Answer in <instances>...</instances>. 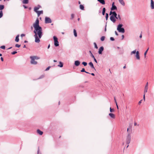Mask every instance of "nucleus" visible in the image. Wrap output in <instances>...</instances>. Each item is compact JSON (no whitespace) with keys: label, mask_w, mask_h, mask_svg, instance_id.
Returning <instances> with one entry per match:
<instances>
[{"label":"nucleus","mask_w":154,"mask_h":154,"mask_svg":"<svg viewBox=\"0 0 154 154\" xmlns=\"http://www.w3.org/2000/svg\"><path fill=\"white\" fill-rule=\"evenodd\" d=\"M52 21L51 19L48 17H46L45 18V23H51Z\"/></svg>","instance_id":"obj_5"},{"label":"nucleus","mask_w":154,"mask_h":154,"mask_svg":"<svg viewBox=\"0 0 154 154\" xmlns=\"http://www.w3.org/2000/svg\"><path fill=\"white\" fill-rule=\"evenodd\" d=\"M134 126H136L137 125V123L136 122H134Z\"/></svg>","instance_id":"obj_58"},{"label":"nucleus","mask_w":154,"mask_h":154,"mask_svg":"<svg viewBox=\"0 0 154 154\" xmlns=\"http://www.w3.org/2000/svg\"><path fill=\"white\" fill-rule=\"evenodd\" d=\"M30 59H31V60L30 61V63L31 64H33V65H36L37 64V62L35 61V60L32 57V56H30Z\"/></svg>","instance_id":"obj_7"},{"label":"nucleus","mask_w":154,"mask_h":154,"mask_svg":"<svg viewBox=\"0 0 154 154\" xmlns=\"http://www.w3.org/2000/svg\"><path fill=\"white\" fill-rule=\"evenodd\" d=\"M105 38V37L104 36H102L100 38V40L102 41H103L104 40Z\"/></svg>","instance_id":"obj_28"},{"label":"nucleus","mask_w":154,"mask_h":154,"mask_svg":"<svg viewBox=\"0 0 154 154\" xmlns=\"http://www.w3.org/2000/svg\"><path fill=\"white\" fill-rule=\"evenodd\" d=\"M29 2L28 0H23V4H27Z\"/></svg>","instance_id":"obj_27"},{"label":"nucleus","mask_w":154,"mask_h":154,"mask_svg":"<svg viewBox=\"0 0 154 154\" xmlns=\"http://www.w3.org/2000/svg\"><path fill=\"white\" fill-rule=\"evenodd\" d=\"M19 35H18L16 37L15 39V42H18L19 41Z\"/></svg>","instance_id":"obj_18"},{"label":"nucleus","mask_w":154,"mask_h":154,"mask_svg":"<svg viewBox=\"0 0 154 154\" xmlns=\"http://www.w3.org/2000/svg\"><path fill=\"white\" fill-rule=\"evenodd\" d=\"M94 48H95L97 49L98 48V47L96 43L95 42H94Z\"/></svg>","instance_id":"obj_35"},{"label":"nucleus","mask_w":154,"mask_h":154,"mask_svg":"<svg viewBox=\"0 0 154 154\" xmlns=\"http://www.w3.org/2000/svg\"><path fill=\"white\" fill-rule=\"evenodd\" d=\"M23 6L24 7V9L27 8V7L26 6L24 5H23Z\"/></svg>","instance_id":"obj_56"},{"label":"nucleus","mask_w":154,"mask_h":154,"mask_svg":"<svg viewBox=\"0 0 154 154\" xmlns=\"http://www.w3.org/2000/svg\"><path fill=\"white\" fill-rule=\"evenodd\" d=\"M80 8L82 10H84V6L83 5H80Z\"/></svg>","instance_id":"obj_30"},{"label":"nucleus","mask_w":154,"mask_h":154,"mask_svg":"<svg viewBox=\"0 0 154 154\" xmlns=\"http://www.w3.org/2000/svg\"><path fill=\"white\" fill-rule=\"evenodd\" d=\"M4 5H0V10H3L4 9Z\"/></svg>","instance_id":"obj_34"},{"label":"nucleus","mask_w":154,"mask_h":154,"mask_svg":"<svg viewBox=\"0 0 154 154\" xmlns=\"http://www.w3.org/2000/svg\"><path fill=\"white\" fill-rule=\"evenodd\" d=\"M25 36V34H21V37L24 36Z\"/></svg>","instance_id":"obj_54"},{"label":"nucleus","mask_w":154,"mask_h":154,"mask_svg":"<svg viewBox=\"0 0 154 154\" xmlns=\"http://www.w3.org/2000/svg\"><path fill=\"white\" fill-rule=\"evenodd\" d=\"M108 13L106 14V20H107L108 18Z\"/></svg>","instance_id":"obj_42"},{"label":"nucleus","mask_w":154,"mask_h":154,"mask_svg":"<svg viewBox=\"0 0 154 154\" xmlns=\"http://www.w3.org/2000/svg\"><path fill=\"white\" fill-rule=\"evenodd\" d=\"M115 18V17H113L112 16H111L110 17V19L111 21L114 23L116 21Z\"/></svg>","instance_id":"obj_16"},{"label":"nucleus","mask_w":154,"mask_h":154,"mask_svg":"<svg viewBox=\"0 0 154 154\" xmlns=\"http://www.w3.org/2000/svg\"><path fill=\"white\" fill-rule=\"evenodd\" d=\"M106 10H102V14L103 15H104L105 14Z\"/></svg>","instance_id":"obj_41"},{"label":"nucleus","mask_w":154,"mask_h":154,"mask_svg":"<svg viewBox=\"0 0 154 154\" xmlns=\"http://www.w3.org/2000/svg\"><path fill=\"white\" fill-rule=\"evenodd\" d=\"M151 8L152 9H154V2L153 0H151Z\"/></svg>","instance_id":"obj_13"},{"label":"nucleus","mask_w":154,"mask_h":154,"mask_svg":"<svg viewBox=\"0 0 154 154\" xmlns=\"http://www.w3.org/2000/svg\"><path fill=\"white\" fill-rule=\"evenodd\" d=\"M1 60L2 61H4V59H3V58L2 57H1Z\"/></svg>","instance_id":"obj_53"},{"label":"nucleus","mask_w":154,"mask_h":154,"mask_svg":"<svg viewBox=\"0 0 154 154\" xmlns=\"http://www.w3.org/2000/svg\"><path fill=\"white\" fill-rule=\"evenodd\" d=\"M106 25L105 27V29H104V31L105 32H106Z\"/></svg>","instance_id":"obj_55"},{"label":"nucleus","mask_w":154,"mask_h":154,"mask_svg":"<svg viewBox=\"0 0 154 154\" xmlns=\"http://www.w3.org/2000/svg\"><path fill=\"white\" fill-rule=\"evenodd\" d=\"M74 17V14H72L71 15V19H73Z\"/></svg>","instance_id":"obj_44"},{"label":"nucleus","mask_w":154,"mask_h":154,"mask_svg":"<svg viewBox=\"0 0 154 154\" xmlns=\"http://www.w3.org/2000/svg\"><path fill=\"white\" fill-rule=\"evenodd\" d=\"M34 11L37 14L38 17H39L41 14H42L43 13V10H41L40 11H38V10Z\"/></svg>","instance_id":"obj_10"},{"label":"nucleus","mask_w":154,"mask_h":154,"mask_svg":"<svg viewBox=\"0 0 154 154\" xmlns=\"http://www.w3.org/2000/svg\"><path fill=\"white\" fill-rule=\"evenodd\" d=\"M91 56L93 58H94L95 57L93 55L92 53H91Z\"/></svg>","instance_id":"obj_47"},{"label":"nucleus","mask_w":154,"mask_h":154,"mask_svg":"<svg viewBox=\"0 0 154 154\" xmlns=\"http://www.w3.org/2000/svg\"><path fill=\"white\" fill-rule=\"evenodd\" d=\"M41 8V7L40 5H38L37 6L35 7L34 8V10H38L40 8Z\"/></svg>","instance_id":"obj_19"},{"label":"nucleus","mask_w":154,"mask_h":154,"mask_svg":"<svg viewBox=\"0 0 154 154\" xmlns=\"http://www.w3.org/2000/svg\"><path fill=\"white\" fill-rule=\"evenodd\" d=\"M82 64H83L84 66H86L87 65V62H83L82 63Z\"/></svg>","instance_id":"obj_29"},{"label":"nucleus","mask_w":154,"mask_h":154,"mask_svg":"<svg viewBox=\"0 0 154 154\" xmlns=\"http://www.w3.org/2000/svg\"><path fill=\"white\" fill-rule=\"evenodd\" d=\"M120 3L123 5H125V3L124 2L123 0H119Z\"/></svg>","instance_id":"obj_26"},{"label":"nucleus","mask_w":154,"mask_h":154,"mask_svg":"<svg viewBox=\"0 0 154 154\" xmlns=\"http://www.w3.org/2000/svg\"><path fill=\"white\" fill-rule=\"evenodd\" d=\"M94 58V61H95L96 63H97V60L94 57V58Z\"/></svg>","instance_id":"obj_48"},{"label":"nucleus","mask_w":154,"mask_h":154,"mask_svg":"<svg viewBox=\"0 0 154 154\" xmlns=\"http://www.w3.org/2000/svg\"><path fill=\"white\" fill-rule=\"evenodd\" d=\"M45 76L44 75H42L40 76L38 78V79H41L43 78Z\"/></svg>","instance_id":"obj_32"},{"label":"nucleus","mask_w":154,"mask_h":154,"mask_svg":"<svg viewBox=\"0 0 154 154\" xmlns=\"http://www.w3.org/2000/svg\"><path fill=\"white\" fill-rule=\"evenodd\" d=\"M0 48L1 49H5V46L4 45L0 47Z\"/></svg>","instance_id":"obj_39"},{"label":"nucleus","mask_w":154,"mask_h":154,"mask_svg":"<svg viewBox=\"0 0 154 154\" xmlns=\"http://www.w3.org/2000/svg\"><path fill=\"white\" fill-rule=\"evenodd\" d=\"M17 53V51H14L12 52H11V54L12 55H14Z\"/></svg>","instance_id":"obj_40"},{"label":"nucleus","mask_w":154,"mask_h":154,"mask_svg":"<svg viewBox=\"0 0 154 154\" xmlns=\"http://www.w3.org/2000/svg\"><path fill=\"white\" fill-rule=\"evenodd\" d=\"M104 50V48L103 46H101L99 49L98 53L99 54H102V52Z\"/></svg>","instance_id":"obj_8"},{"label":"nucleus","mask_w":154,"mask_h":154,"mask_svg":"<svg viewBox=\"0 0 154 154\" xmlns=\"http://www.w3.org/2000/svg\"><path fill=\"white\" fill-rule=\"evenodd\" d=\"M15 47H17V48H19V47H20V45H19L18 44H16L15 45Z\"/></svg>","instance_id":"obj_38"},{"label":"nucleus","mask_w":154,"mask_h":154,"mask_svg":"<svg viewBox=\"0 0 154 154\" xmlns=\"http://www.w3.org/2000/svg\"><path fill=\"white\" fill-rule=\"evenodd\" d=\"M123 26L122 24H119L117 26V30L120 32L124 33L125 32V30L122 27Z\"/></svg>","instance_id":"obj_2"},{"label":"nucleus","mask_w":154,"mask_h":154,"mask_svg":"<svg viewBox=\"0 0 154 154\" xmlns=\"http://www.w3.org/2000/svg\"><path fill=\"white\" fill-rule=\"evenodd\" d=\"M80 63V62L79 60H76L75 61L74 64L76 66H79Z\"/></svg>","instance_id":"obj_15"},{"label":"nucleus","mask_w":154,"mask_h":154,"mask_svg":"<svg viewBox=\"0 0 154 154\" xmlns=\"http://www.w3.org/2000/svg\"><path fill=\"white\" fill-rule=\"evenodd\" d=\"M110 40L112 41H114L115 40V39L114 38L112 37H111L110 38Z\"/></svg>","instance_id":"obj_43"},{"label":"nucleus","mask_w":154,"mask_h":154,"mask_svg":"<svg viewBox=\"0 0 154 154\" xmlns=\"http://www.w3.org/2000/svg\"><path fill=\"white\" fill-rule=\"evenodd\" d=\"M142 101V100H140L139 102V103H138L139 104H140L141 103Z\"/></svg>","instance_id":"obj_49"},{"label":"nucleus","mask_w":154,"mask_h":154,"mask_svg":"<svg viewBox=\"0 0 154 154\" xmlns=\"http://www.w3.org/2000/svg\"><path fill=\"white\" fill-rule=\"evenodd\" d=\"M73 33H74V36L75 37H77V33L76 32V30L75 29H74L73 30Z\"/></svg>","instance_id":"obj_24"},{"label":"nucleus","mask_w":154,"mask_h":154,"mask_svg":"<svg viewBox=\"0 0 154 154\" xmlns=\"http://www.w3.org/2000/svg\"><path fill=\"white\" fill-rule=\"evenodd\" d=\"M50 47V45L49 44L48 47V49H49Z\"/></svg>","instance_id":"obj_60"},{"label":"nucleus","mask_w":154,"mask_h":154,"mask_svg":"<svg viewBox=\"0 0 154 154\" xmlns=\"http://www.w3.org/2000/svg\"><path fill=\"white\" fill-rule=\"evenodd\" d=\"M3 16V13L2 10H1L0 11V18H1Z\"/></svg>","instance_id":"obj_33"},{"label":"nucleus","mask_w":154,"mask_h":154,"mask_svg":"<svg viewBox=\"0 0 154 154\" xmlns=\"http://www.w3.org/2000/svg\"><path fill=\"white\" fill-rule=\"evenodd\" d=\"M117 7H116L114 5V3L113 2L112 4V7L111 8V10H116Z\"/></svg>","instance_id":"obj_12"},{"label":"nucleus","mask_w":154,"mask_h":154,"mask_svg":"<svg viewBox=\"0 0 154 154\" xmlns=\"http://www.w3.org/2000/svg\"><path fill=\"white\" fill-rule=\"evenodd\" d=\"M98 1L100 2L103 5L105 4V1L104 0H97Z\"/></svg>","instance_id":"obj_23"},{"label":"nucleus","mask_w":154,"mask_h":154,"mask_svg":"<svg viewBox=\"0 0 154 154\" xmlns=\"http://www.w3.org/2000/svg\"><path fill=\"white\" fill-rule=\"evenodd\" d=\"M32 57H33L35 60H38L40 58L38 57L37 56H32Z\"/></svg>","instance_id":"obj_25"},{"label":"nucleus","mask_w":154,"mask_h":154,"mask_svg":"<svg viewBox=\"0 0 154 154\" xmlns=\"http://www.w3.org/2000/svg\"><path fill=\"white\" fill-rule=\"evenodd\" d=\"M40 149H39V147L38 148V151H37V154H42L41 153L39 152Z\"/></svg>","instance_id":"obj_37"},{"label":"nucleus","mask_w":154,"mask_h":154,"mask_svg":"<svg viewBox=\"0 0 154 154\" xmlns=\"http://www.w3.org/2000/svg\"><path fill=\"white\" fill-rule=\"evenodd\" d=\"M53 39L54 42V45L55 47H57L59 45L58 38L56 36H54Z\"/></svg>","instance_id":"obj_4"},{"label":"nucleus","mask_w":154,"mask_h":154,"mask_svg":"<svg viewBox=\"0 0 154 154\" xmlns=\"http://www.w3.org/2000/svg\"><path fill=\"white\" fill-rule=\"evenodd\" d=\"M89 65L91 67V68L92 69H94L95 70H96V69H95V68L92 62H90L89 63Z\"/></svg>","instance_id":"obj_11"},{"label":"nucleus","mask_w":154,"mask_h":154,"mask_svg":"<svg viewBox=\"0 0 154 154\" xmlns=\"http://www.w3.org/2000/svg\"><path fill=\"white\" fill-rule=\"evenodd\" d=\"M122 40H123L124 39V35H122Z\"/></svg>","instance_id":"obj_52"},{"label":"nucleus","mask_w":154,"mask_h":154,"mask_svg":"<svg viewBox=\"0 0 154 154\" xmlns=\"http://www.w3.org/2000/svg\"><path fill=\"white\" fill-rule=\"evenodd\" d=\"M23 48H26V46L25 45H24V46L23 47Z\"/></svg>","instance_id":"obj_61"},{"label":"nucleus","mask_w":154,"mask_h":154,"mask_svg":"<svg viewBox=\"0 0 154 154\" xmlns=\"http://www.w3.org/2000/svg\"><path fill=\"white\" fill-rule=\"evenodd\" d=\"M59 64H59L58 65V66L60 67H63V63L62 62H60Z\"/></svg>","instance_id":"obj_21"},{"label":"nucleus","mask_w":154,"mask_h":154,"mask_svg":"<svg viewBox=\"0 0 154 154\" xmlns=\"http://www.w3.org/2000/svg\"><path fill=\"white\" fill-rule=\"evenodd\" d=\"M110 111L111 112H113L114 111V109H112L111 107H110Z\"/></svg>","instance_id":"obj_36"},{"label":"nucleus","mask_w":154,"mask_h":154,"mask_svg":"<svg viewBox=\"0 0 154 154\" xmlns=\"http://www.w3.org/2000/svg\"><path fill=\"white\" fill-rule=\"evenodd\" d=\"M81 72H85L88 74H90V73H89V72L85 71V69L84 68H82V70H81Z\"/></svg>","instance_id":"obj_22"},{"label":"nucleus","mask_w":154,"mask_h":154,"mask_svg":"<svg viewBox=\"0 0 154 154\" xmlns=\"http://www.w3.org/2000/svg\"><path fill=\"white\" fill-rule=\"evenodd\" d=\"M33 26L34 28L33 32L35 33V42L38 43L40 42V38H41L43 35L42 28L39 26L38 19L36 20L35 22L33 24Z\"/></svg>","instance_id":"obj_1"},{"label":"nucleus","mask_w":154,"mask_h":154,"mask_svg":"<svg viewBox=\"0 0 154 154\" xmlns=\"http://www.w3.org/2000/svg\"><path fill=\"white\" fill-rule=\"evenodd\" d=\"M148 83L147 82L145 86L144 93L147 92L148 88Z\"/></svg>","instance_id":"obj_9"},{"label":"nucleus","mask_w":154,"mask_h":154,"mask_svg":"<svg viewBox=\"0 0 154 154\" xmlns=\"http://www.w3.org/2000/svg\"><path fill=\"white\" fill-rule=\"evenodd\" d=\"M53 61L54 62H56L57 61L55 60H54Z\"/></svg>","instance_id":"obj_64"},{"label":"nucleus","mask_w":154,"mask_h":154,"mask_svg":"<svg viewBox=\"0 0 154 154\" xmlns=\"http://www.w3.org/2000/svg\"><path fill=\"white\" fill-rule=\"evenodd\" d=\"M115 34L116 35L118 36V33L116 31H115Z\"/></svg>","instance_id":"obj_51"},{"label":"nucleus","mask_w":154,"mask_h":154,"mask_svg":"<svg viewBox=\"0 0 154 154\" xmlns=\"http://www.w3.org/2000/svg\"><path fill=\"white\" fill-rule=\"evenodd\" d=\"M114 100H115V102H117L116 101V99L115 97H114Z\"/></svg>","instance_id":"obj_62"},{"label":"nucleus","mask_w":154,"mask_h":154,"mask_svg":"<svg viewBox=\"0 0 154 154\" xmlns=\"http://www.w3.org/2000/svg\"><path fill=\"white\" fill-rule=\"evenodd\" d=\"M147 53V52L146 51L144 52V55L145 57H146V54Z\"/></svg>","instance_id":"obj_50"},{"label":"nucleus","mask_w":154,"mask_h":154,"mask_svg":"<svg viewBox=\"0 0 154 154\" xmlns=\"http://www.w3.org/2000/svg\"><path fill=\"white\" fill-rule=\"evenodd\" d=\"M131 136L130 133H128L126 137V143L127 144H128L131 140Z\"/></svg>","instance_id":"obj_3"},{"label":"nucleus","mask_w":154,"mask_h":154,"mask_svg":"<svg viewBox=\"0 0 154 154\" xmlns=\"http://www.w3.org/2000/svg\"><path fill=\"white\" fill-rule=\"evenodd\" d=\"M91 75H93V76H94V75H95V74H94V73H91Z\"/></svg>","instance_id":"obj_59"},{"label":"nucleus","mask_w":154,"mask_h":154,"mask_svg":"<svg viewBox=\"0 0 154 154\" xmlns=\"http://www.w3.org/2000/svg\"><path fill=\"white\" fill-rule=\"evenodd\" d=\"M51 67L50 66H49L48 67H47L46 68V69H45V71H48V70H49L50 68Z\"/></svg>","instance_id":"obj_46"},{"label":"nucleus","mask_w":154,"mask_h":154,"mask_svg":"<svg viewBox=\"0 0 154 154\" xmlns=\"http://www.w3.org/2000/svg\"><path fill=\"white\" fill-rule=\"evenodd\" d=\"M139 37H140V38H142V35L141 34H140V35Z\"/></svg>","instance_id":"obj_57"},{"label":"nucleus","mask_w":154,"mask_h":154,"mask_svg":"<svg viewBox=\"0 0 154 154\" xmlns=\"http://www.w3.org/2000/svg\"><path fill=\"white\" fill-rule=\"evenodd\" d=\"M123 69H125L126 68V66H125V65L124 66H123Z\"/></svg>","instance_id":"obj_63"},{"label":"nucleus","mask_w":154,"mask_h":154,"mask_svg":"<svg viewBox=\"0 0 154 154\" xmlns=\"http://www.w3.org/2000/svg\"><path fill=\"white\" fill-rule=\"evenodd\" d=\"M145 94H146V93H143V99L144 100V101H145Z\"/></svg>","instance_id":"obj_45"},{"label":"nucleus","mask_w":154,"mask_h":154,"mask_svg":"<svg viewBox=\"0 0 154 154\" xmlns=\"http://www.w3.org/2000/svg\"><path fill=\"white\" fill-rule=\"evenodd\" d=\"M137 51H136V50H135L132 51L131 52V55H132V54H135V53H136Z\"/></svg>","instance_id":"obj_31"},{"label":"nucleus","mask_w":154,"mask_h":154,"mask_svg":"<svg viewBox=\"0 0 154 154\" xmlns=\"http://www.w3.org/2000/svg\"><path fill=\"white\" fill-rule=\"evenodd\" d=\"M37 132L38 134L41 135L43 134V132L39 129H38L37 131Z\"/></svg>","instance_id":"obj_17"},{"label":"nucleus","mask_w":154,"mask_h":154,"mask_svg":"<svg viewBox=\"0 0 154 154\" xmlns=\"http://www.w3.org/2000/svg\"><path fill=\"white\" fill-rule=\"evenodd\" d=\"M109 116L112 118H115V115L112 113H109Z\"/></svg>","instance_id":"obj_20"},{"label":"nucleus","mask_w":154,"mask_h":154,"mask_svg":"<svg viewBox=\"0 0 154 154\" xmlns=\"http://www.w3.org/2000/svg\"><path fill=\"white\" fill-rule=\"evenodd\" d=\"M136 58L137 60H140V57L139 55V52L138 51H137V53H136Z\"/></svg>","instance_id":"obj_14"},{"label":"nucleus","mask_w":154,"mask_h":154,"mask_svg":"<svg viewBox=\"0 0 154 154\" xmlns=\"http://www.w3.org/2000/svg\"><path fill=\"white\" fill-rule=\"evenodd\" d=\"M112 11V10H111V11L110 12L109 15H112L111 16H112L113 17H114L116 18V19H117V14L116 13V12L115 11Z\"/></svg>","instance_id":"obj_6"}]
</instances>
